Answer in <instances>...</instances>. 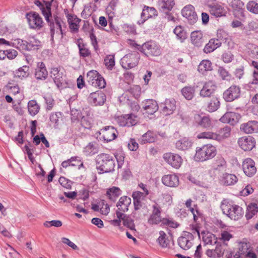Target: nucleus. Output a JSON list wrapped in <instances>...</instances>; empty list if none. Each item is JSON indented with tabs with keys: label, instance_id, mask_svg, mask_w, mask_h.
Segmentation results:
<instances>
[{
	"label": "nucleus",
	"instance_id": "774afa93",
	"mask_svg": "<svg viewBox=\"0 0 258 258\" xmlns=\"http://www.w3.org/2000/svg\"><path fill=\"white\" fill-rule=\"evenodd\" d=\"M148 222L150 225H157L161 222V216L152 214L148 220Z\"/></svg>",
	"mask_w": 258,
	"mask_h": 258
},
{
	"label": "nucleus",
	"instance_id": "a878e982",
	"mask_svg": "<svg viewBox=\"0 0 258 258\" xmlns=\"http://www.w3.org/2000/svg\"><path fill=\"white\" fill-rule=\"evenodd\" d=\"M240 129L246 134H251L258 132V121L249 120L241 124Z\"/></svg>",
	"mask_w": 258,
	"mask_h": 258
},
{
	"label": "nucleus",
	"instance_id": "4c0bfd02",
	"mask_svg": "<svg viewBox=\"0 0 258 258\" xmlns=\"http://www.w3.org/2000/svg\"><path fill=\"white\" fill-rule=\"evenodd\" d=\"M121 195V190L119 187L116 186L109 188L106 192V195L109 199L113 202H115L116 199Z\"/></svg>",
	"mask_w": 258,
	"mask_h": 258
},
{
	"label": "nucleus",
	"instance_id": "39448f33",
	"mask_svg": "<svg viewBox=\"0 0 258 258\" xmlns=\"http://www.w3.org/2000/svg\"><path fill=\"white\" fill-rule=\"evenodd\" d=\"M117 134V131L113 126H105L95 134V137L98 141L106 143L115 140Z\"/></svg>",
	"mask_w": 258,
	"mask_h": 258
},
{
	"label": "nucleus",
	"instance_id": "412c9836",
	"mask_svg": "<svg viewBox=\"0 0 258 258\" xmlns=\"http://www.w3.org/2000/svg\"><path fill=\"white\" fill-rule=\"evenodd\" d=\"M241 115L238 113L227 112L220 118V121L223 123L234 125L239 121Z\"/></svg>",
	"mask_w": 258,
	"mask_h": 258
},
{
	"label": "nucleus",
	"instance_id": "c03bdc74",
	"mask_svg": "<svg viewBox=\"0 0 258 258\" xmlns=\"http://www.w3.org/2000/svg\"><path fill=\"white\" fill-rule=\"evenodd\" d=\"M181 93L184 98L188 100H191L195 94V90L191 86L184 87L181 89Z\"/></svg>",
	"mask_w": 258,
	"mask_h": 258
},
{
	"label": "nucleus",
	"instance_id": "bf43d9fd",
	"mask_svg": "<svg viewBox=\"0 0 258 258\" xmlns=\"http://www.w3.org/2000/svg\"><path fill=\"white\" fill-rule=\"evenodd\" d=\"M99 73L96 70H91L87 74V79L88 82L91 83L95 81V79L98 78L100 76Z\"/></svg>",
	"mask_w": 258,
	"mask_h": 258
},
{
	"label": "nucleus",
	"instance_id": "4d7b16f0",
	"mask_svg": "<svg viewBox=\"0 0 258 258\" xmlns=\"http://www.w3.org/2000/svg\"><path fill=\"white\" fill-rule=\"evenodd\" d=\"M73 162H77L79 163L80 162V158L78 156L72 157L68 160L63 161L61 163V166L65 168L69 166H76L77 165L73 164Z\"/></svg>",
	"mask_w": 258,
	"mask_h": 258
},
{
	"label": "nucleus",
	"instance_id": "c85d7f7f",
	"mask_svg": "<svg viewBox=\"0 0 258 258\" xmlns=\"http://www.w3.org/2000/svg\"><path fill=\"white\" fill-rule=\"evenodd\" d=\"M76 43L79 48V54L80 57L84 58L91 57V52L87 47V44L83 42L82 38L78 39Z\"/></svg>",
	"mask_w": 258,
	"mask_h": 258
},
{
	"label": "nucleus",
	"instance_id": "423d86ee",
	"mask_svg": "<svg viewBox=\"0 0 258 258\" xmlns=\"http://www.w3.org/2000/svg\"><path fill=\"white\" fill-rule=\"evenodd\" d=\"M140 55L138 50L133 51L125 54L121 59L120 63L123 68L132 69L138 64Z\"/></svg>",
	"mask_w": 258,
	"mask_h": 258
},
{
	"label": "nucleus",
	"instance_id": "f3484780",
	"mask_svg": "<svg viewBox=\"0 0 258 258\" xmlns=\"http://www.w3.org/2000/svg\"><path fill=\"white\" fill-rule=\"evenodd\" d=\"M210 14L215 18H220L226 16L227 11L222 5L217 3H212L207 5Z\"/></svg>",
	"mask_w": 258,
	"mask_h": 258
},
{
	"label": "nucleus",
	"instance_id": "69168bd1",
	"mask_svg": "<svg viewBox=\"0 0 258 258\" xmlns=\"http://www.w3.org/2000/svg\"><path fill=\"white\" fill-rule=\"evenodd\" d=\"M81 112L80 110L77 109H72L71 110V121L75 122L77 121H79L80 118H81Z\"/></svg>",
	"mask_w": 258,
	"mask_h": 258
},
{
	"label": "nucleus",
	"instance_id": "2eb2a0df",
	"mask_svg": "<svg viewBox=\"0 0 258 258\" xmlns=\"http://www.w3.org/2000/svg\"><path fill=\"white\" fill-rule=\"evenodd\" d=\"M163 158L166 162L176 169L179 168L182 163L181 157L179 155L172 153H165Z\"/></svg>",
	"mask_w": 258,
	"mask_h": 258
},
{
	"label": "nucleus",
	"instance_id": "7ed1b4c3",
	"mask_svg": "<svg viewBox=\"0 0 258 258\" xmlns=\"http://www.w3.org/2000/svg\"><path fill=\"white\" fill-rule=\"evenodd\" d=\"M216 153L217 150L214 146L211 144L204 145L196 148L195 159L197 161H205L214 158Z\"/></svg>",
	"mask_w": 258,
	"mask_h": 258
},
{
	"label": "nucleus",
	"instance_id": "58836bf2",
	"mask_svg": "<svg viewBox=\"0 0 258 258\" xmlns=\"http://www.w3.org/2000/svg\"><path fill=\"white\" fill-rule=\"evenodd\" d=\"M29 75V67L27 66H23L15 72L14 78L22 79L28 77Z\"/></svg>",
	"mask_w": 258,
	"mask_h": 258
},
{
	"label": "nucleus",
	"instance_id": "a211bd4d",
	"mask_svg": "<svg viewBox=\"0 0 258 258\" xmlns=\"http://www.w3.org/2000/svg\"><path fill=\"white\" fill-rule=\"evenodd\" d=\"M238 144L244 151H250L255 147V140L251 136L243 137L239 139Z\"/></svg>",
	"mask_w": 258,
	"mask_h": 258
},
{
	"label": "nucleus",
	"instance_id": "f257e3e1",
	"mask_svg": "<svg viewBox=\"0 0 258 258\" xmlns=\"http://www.w3.org/2000/svg\"><path fill=\"white\" fill-rule=\"evenodd\" d=\"M128 43L133 49L138 50L147 57L158 56L161 54L162 48L155 41H148L142 45L138 44L134 40L128 39Z\"/></svg>",
	"mask_w": 258,
	"mask_h": 258
},
{
	"label": "nucleus",
	"instance_id": "49530a36",
	"mask_svg": "<svg viewBox=\"0 0 258 258\" xmlns=\"http://www.w3.org/2000/svg\"><path fill=\"white\" fill-rule=\"evenodd\" d=\"M246 7L250 13L258 15V2L257 0L249 1L246 4Z\"/></svg>",
	"mask_w": 258,
	"mask_h": 258
},
{
	"label": "nucleus",
	"instance_id": "680f3d73",
	"mask_svg": "<svg viewBox=\"0 0 258 258\" xmlns=\"http://www.w3.org/2000/svg\"><path fill=\"white\" fill-rule=\"evenodd\" d=\"M221 59L225 63L231 62L234 59V55L230 51H225L222 54Z\"/></svg>",
	"mask_w": 258,
	"mask_h": 258
},
{
	"label": "nucleus",
	"instance_id": "ea45409f",
	"mask_svg": "<svg viewBox=\"0 0 258 258\" xmlns=\"http://www.w3.org/2000/svg\"><path fill=\"white\" fill-rule=\"evenodd\" d=\"M258 212V205L254 203H250L247 207L245 217L247 220L252 218Z\"/></svg>",
	"mask_w": 258,
	"mask_h": 258
},
{
	"label": "nucleus",
	"instance_id": "09e8293b",
	"mask_svg": "<svg viewBox=\"0 0 258 258\" xmlns=\"http://www.w3.org/2000/svg\"><path fill=\"white\" fill-rule=\"evenodd\" d=\"M80 122L81 125L87 129L91 128L93 124V120L89 115L82 116Z\"/></svg>",
	"mask_w": 258,
	"mask_h": 258
},
{
	"label": "nucleus",
	"instance_id": "a19ab883",
	"mask_svg": "<svg viewBox=\"0 0 258 258\" xmlns=\"http://www.w3.org/2000/svg\"><path fill=\"white\" fill-rule=\"evenodd\" d=\"M28 110L31 116H35L39 111L40 106L35 100H30L28 103Z\"/></svg>",
	"mask_w": 258,
	"mask_h": 258
},
{
	"label": "nucleus",
	"instance_id": "603ef678",
	"mask_svg": "<svg viewBox=\"0 0 258 258\" xmlns=\"http://www.w3.org/2000/svg\"><path fill=\"white\" fill-rule=\"evenodd\" d=\"M123 224L131 230H136L134 220L130 216H124Z\"/></svg>",
	"mask_w": 258,
	"mask_h": 258
},
{
	"label": "nucleus",
	"instance_id": "c756f323",
	"mask_svg": "<svg viewBox=\"0 0 258 258\" xmlns=\"http://www.w3.org/2000/svg\"><path fill=\"white\" fill-rule=\"evenodd\" d=\"M221 45L222 42H219L218 39H216L215 38H211L205 45L203 51L206 53H210L220 47Z\"/></svg>",
	"mask_w": 258,
	"mask_h": 258
},
{
	"label": "nucleus",
	"instance_id": "5fc2aeb1",
	"mask_svg": "<svg viewBox=\"0 0 258 258\" xmlns=\"http://www.w3.org/2000/svg\"><path fill=\"white\" fill-rule=\"evenodd\" d=\"M231 132V127L228 125H226L223 128H221L219 131L217 136H219L218 140L228 137L230 136Z\"/></svg>",
	"mask_w": 258,
	"mask_h": 258
},
{
	"label": "nucleus",
	"instance_id": "f03ea898",
	"mask_svg": "<svg viewBox=\"0 0 258 258\" xmlns=\"http://www.w3.org/2000/svg\"><path fill=\"white\" fill-rule=\"evenodd\" d=\"M96 168L99 174L109 173L114 170L115 160L113 156L107 153H100L95 158Z\"/></svg>",
	"mask_w": 258,
	"mask_h": 258
},
{
	"label": "nucleus",
	"instance_id": "9d476101",
	"mask_svg": "<svg viewBox=\"0 0 258 258\" xmlns=\"http://www.w3.org/2000/svg\"><path fill=\"white\" fill-rule=\"evenodd\" d=\"M106 100L105 94L100 90L90 93L88 97V102L94 106H102Z\"/></svg>",
	"mask_w": 258,
	"mask_h": 258
},
{
	"label": "nucleus",
	"instance_id": "864d4df0",
	"mask_svg": "<svg viewBox=\"0 0 258 258\" xmlns=\"http://www.w3.org/2000/svg\"><path fill=\"white\" fill-rule=\"evenodd\" d=\"M251 66L256 69L252 72V80L249 83L252 85H258V62L252 60Z\"/></svg>",
	"mask_w": 258,
	"mask_h": 258
},
{
	"label": "nucleus",
	"instance_id": "aec40b11",
	"mask_svg": "<svg viewBox=\"0 0 258 258\" xmlns=\"http://www.w3.org/2000/svg\"><path fill=\"white\" fill-rule=\"evenodd\" d=\"M20 45L23 49L27 51L37 50L42 46L41 41L34 37L30 38L28 41L22 40Z\"/></svg>",
	"mask_w": 258,
	"mask_h": 258
},
{
	"label": "nucleus",
	"instance_id": "e2e57ef3",
	"mask_svg": "<svg viewBox=\"0 0 258 258\" xmlns=\"http://www.w3.org/2000/svg\"><path fill=\"white\" fill-rule=\"evenodd\" d=\"M128 91L136 99L139 98L141 95V89L140 86L134 85Z\"/></svg>",
	"mask_w": 258,
	"mask_h": 258
},
{
	"label": "nucleus",
	"instance_id": "72a5a7b5",
	"mask_svg": "<svg viewBox=\"0 0 258 258\" xmlns=\"http://www.w3.org/2000/svg\"><path fill=\"white\" fill-rule=\"evenodd\" d=\"M131 204V199L127 196L121 197L116 204L119 211L125 212L128 210V206Z\"/></svg>",
	"mask_w": 258,
	"mask_h": 258
},
{
	"label": "nucleus",
	"instance_id": "052dcab7",
	"mask_svg": "<svg viewBox=\"0 0 258 258\" xmlns=\"http://www.w3.org/2000/svg\"><path fill=\"white\" fill-rule=\"evenodd\" d=\"M92 85L96 87H98L100 89L105 88L106 86V82L103 77L100 75L98 78L95 79V82H92Z\"/></svg>",
	"mask_w": 258,
	"mask_h": 258
},
{
	"label": "nucleus",
	"instance_id": "bb28decb",
	"mask_svg": "<svg viewBox=\"0 0 258 258\" xmlns=\"http://www.w3.org/2000/svg\"><path fill=\"white\" fill-rule=\"evenodd\" d=\"M216 88V85L212 81L206 82L201 90L200 95L203 97H210L215 93Z\"/></svg>",
	"mask_w": 258,
	"mask_h": 258
},
{
	"label": "nucleus",
	"instance_id": "de8ad7c7",
	"mask_svg": "<svg viewBox=\"0 0 258 258\" xmlns=\"http://www.w3.org/2000/svg\"><path fill=\"white\" fill-rule=\"evenodd\" d=\"M178 245L183 250H188L192 246V242L190 240L180 236L177 240Z\"/></svg>",
	"mask_w": 258,
	"mask_h": 258
},
{
	"label": "nucleus",
	"instance_id": "393cba45",
	"mask_svg": "<svg viewBox=\"0 0 258 258\" xmlns=\"http://www.w3.org/2000/svg\"><path fill=\"white\" fill-rule=\"evenodd\" d=\"M34 76L37 80H45L47 78L48 72L43 62L37 63Z\"/></svg>",
	"mask_w": 258,
	"mask_h": 258
},
{
	"label": "nucleus",
	"instance_id": "1a4fd4ad",
	"mask_svg": "<svg viewBox=\"0 0 258 258\" xmlns=\"http://www.w3.org/2000/svg\"><path fill=\"white\" fill-rule=\"evenodd\" d=\"M26 18L30 28L40 30L43 26V21L38 13L34 11H31L26 13Z\"/></svg>",
	"mask_w": 258,
	"mask_h": 258
},
{
	"label": "nucleus",
	"instance_id": "dca6fc26",
	"mask_svg": "<svg viewBox=\"0 0 258 258\" xmlns=\"http://www.w3.org/2000/svg\"><path fill=\"white\" fill-rule=\"evenodd\" d=\"M183 17L186 18L188 23L194 24L198 20V16L195 11V8L191 5L185 6L181 10Z\"/></svg>",
	"mask_w": 258,
	"mask_h": 258
},
{
	"label": "nucleus",
	"instance_id": "6e6d98bb",
	"mask_svg": "<svg viewBox=\"0 0 258 258\" xmlns=\"http://www.w3.org/2000/svg\"><path fill=\"white\" fill-rule=\"evenodd\" d=\"M104 64L106 68L110 70H112L115 65L114 55L109 54L106 56L104 58Z\"/></svg>",
	"mask_w": 258,
	"mask_h": 258
},
{
	"label": "nucleus",
	"instance_id": "6e6552de",
	"mask_svg": "<svg viewBox=\"0 0 258 258\" xmlns=\"http://www.w3.org/2000/svg\"><path fill=\"white\" fill-rule=\"evenodd\" d=\"M222 210L223 214L226 215L231 220H237L240 219L243 214L242 208L238 205L222 206Z\"/></svg>",
	"mask_w": 258,
	"mask_h": 258
},
{
	"label": "nucleus",
	"instance_id": "9b49d317",
	"mask_svg": "<svg viewBox=\"0 0 258 258\" xmlns=\"http://www.w3.org/2000/svg\"><path fill=\"white\" fill-rule=\"evenodd\" d=\"M241 89L237 85H232L223 94V98L226 102H232L240 98Z\"/></svg>",
	"mask_w": 258,
	"mask_h": 258
},
{
	"label": "nucleus",
	"instance_id": "f704fd0d",
	"mask_svg": "<svg viewBox=\"0 0 258 258\" xmlns=\"http://www.w3.org/2000/svg\"><path fill=\"white\" fill-rule=\"evenodd\" d=\"M156 137V135L153 132L148 131L141 136L139 140V142L140 144L142 145L152 143L155 141Z\"/></svg>",
	"mask_w": 258,
	"mask_h": 258
},
{
	"label": "nucleus",
	"instance_id": "5701e85b",
	"mask_svg": "<svg viewBox=\"0 0 258 258\" xmlns=\"http://www.w3.org/2000/svg\"><path fill=\"white\" fill-rule=\"evenodd\" d=\"M238 181L237 177L233 174L224 173L219 178V182L224 186H230L235 184Z\"/></svg>",
	"mask_w": 258,
	"mask_h": 258
},
{
	"label": "nucleus",
	"instance_id": "7c9ffc66",
	"mask_svg": "<svg viewBox=\"0 0 258 258\" xmlns=\"http://www.w3.org/2000/svg\"><path fill=\"white\" fill-rule=\"evenodd\" d=\"M191 42L196 47H201L203 43V35L200 31H195L191 32L190 35Z\"/></svg>",
	"mask_w": 258,
	"mask_h": 258
},
{
	"label": "nucleus",
	"instance_id": "6ab92c4d",
	"mask_svg": "<svg viewBox=\"0 0 258 258\" xmlns=\"http://www.w3.org/2000/svg\"><path fill=\"white\" fill-rule=\"evenodd\" d=\"M242 169L245 174L248 177L253 176L256 172L255 162L250 158H247L243 161Z\"/></svg>",
	"mask_w": 258,
	"mask_h": 258
},
{
	"label": "nucleus",
	"instance_id": "b1692460",
	"mask_svg": "<svg viewBox=\"0 0 258 258\" xmlns=\"http://www.w3.org/2000/svg\"><path fill=\"white\" fill-rule=\"evenodd\" d=\"M244 6V3L241 0H232L230 4L234 14H237L242 18L245 17Z\"/></svg>",
	"mask_w": 258,
	"mask_h": 258
},
{
	"label": "nucleus",
	"instance_id": "20e7f679",
	"mask_svg": "<svg viewBox=\"0 0 258 258\" xmlns=\"http://www.w3.org/2000/svg\"><path fill=\"white\" fill-rule=\"evenodd\" d=\"M51 77L59 90L70 87V80L63 70L59 68H53L50 71Z\"/></svg>",
	"mask_w": 258,
	"mask_h": 258
},
{
	"label": "nucleus",
	"instance_id": "13d9d810",
	"mask_svg": "<svg viewBox=\"0 0 258 258\" xmlns=\"http://www.w3.org/2000/svg\"><path fill=\"white\" fill-rule=\"evenodd\" d=\"M114 159H115L117 162L118 168H121L124 164V155L122 152L116 153L113 156Z\"/></svg>",
	"mask_w": 258,
	"mask_h": 258
},
{
	"label": "nucleus",
	"instance_id": "0e129e2a",
	"mask_svg": "<svg viewBox=\"0 0 258 258\" xmlns=\"http://www.w3.org/2000/svg\"><path fill=\"white\" fill-rule=\"evenodd\" d=\"M58 182L62 186L67 189H71L72 187L73 182L63 176L59 178Z\"/></svg>",
	"mask_w": 258,
	"mask_h": 258
},
{
	"label": "nucleus",
	"instance_id": "cd10ccee",
	"mask_svg": "<svg viewBox=\"0 0 258 258\" xmlns=\"http://www.w3.org/2000/svg\"><path fill=\"white\" fill-rule=\"evenodd\" d=\"M162 182L166 186L177 187L179 185V178L175 174H167L162 177Z\"/></svg>",
	"mask_w": 258,
	"mask_h": 258
},
{
	"label": "nucleus",
	"instance_id": "79ce46f5",
	"mask_svg": "<svg viewBox=\"0 0 258 258\" xmlns=\"http://www.w3.org/2000/svg\"><path fill=\"white\" fill-rule=\"evenodd\" d=\"M61 112H52L49 116V120L55 129L58 128L59 119L62 117Z\"/></svg>",
	"mask_w": 258,
	"mask_h": 258
},
{
	"label": "nucleus",
	"instance_id": "4468645a",
	"mask_svg": "<svg viewBox=\"0 0 258 258\" xmlns=\"http://www.w3.org/2000/svg\"><path fill=\"white\" fill-rule=\"evenodd\" d=\"M157 16L158 12L155 8L144 5L141 14V19L138 21L137 24L139 25H142L148 19Z\"/></svg>",
	"mask_w": 258,
	"mask_h": 258
},
{
	"label": "nucleus",
	"instance_id": "0eeeda50",
	"mask_svg": "<svg viewBox=\"0 0 258 258\" xmlns=\"http://www.w3.org/2000/svg\"><path fill=\"white\" fill-rule=\"evenodd\" d=\"M175 5L174 0H159L158 2V9L163 16L166 18L168 21H175V18L171 13L174 6Z\"/></svg>",
	"mask_w": 258,
	"mask_h": 258
},
{
	"label": "nucleus",
	"instance_id": "2f4dec72",
	"mask_svg": "<svg viewBox=\"0 0 258 258\" xmlns=\"http://www.w3.org/2000/svg\"><path fill=\"white\" fill-rule=\"evenodd\" d=\"M145 197L144 193L141 191H135L133 192L132 198L135 210H138L142 207L141 200Z\"/></svg>",
	"mask_w": 258,
	"mask_h": 258
},
{
	"label": "nucleus",
	"instance_id": "ddd939ff",
	"mask_svg": "<svg viewBox=\"0 0 258 258\" xmlns=\"http://www.w3.org/2000/svg\"><path fill=\"white\" fill-rule=\"evenodd\" d=\"M195 123L197 126L210 130L213 127V123L209 115L196 114L194 116Z\"/></svg>",
	"mask_w": 258,
	"mask_h": 258
},
{
	"label": "nucleus",
	"instance_id": "473e14b6",
	"mask_svg": "<svg viewBox=\"0 0 258 258\" xmlns=\"http://www.w3.org/2000/svg\"><path fill=\"white\" fill-rule=\"evenodd\" d=\"M192 145V143L189 139L183 138L178 140L176 144V148L181 151H185L189 149Z\"/></svg>",
	"mask_w": 258,
	"mask_h": 258
},
{
	"label": "nucleus",
	"instance_id": "a18cd8bd",
	"mask_svg": "<svg viewBox=\"0 0 258 258\" xmlns=\"http://www.w3.org/2000/svg\"><path fill=\"white\" fill-rule=\"evenodd\" d=\"M173 32L176 35L177 38L179 39L181 42H183L187 38L186 31L180 26H176L174 29Z\"/></svg>",
	"mask_w": 258,
	"mask_h": 258
},
{
	"label": "nucleus",
	"instance_id": "37998d69",
	"mask_svg": "<svg viewBox=\"0 0 258 258\" xmlns=\"http://www.w3.org/2000/svg\"><path fill=\"white\" fill-rule=\"evenodd\" d=\"M159 237L157 241L159 245L162 248L168 247L169 245V240L167 237L166 234L163 231H159Z\"/></svg>",
	"mask_w": 258,
	"mask_h": 258
},
{
	"label": "nucleus",
	"instance_id": "f8f14e48",
	"mask_svg": "<svg viewBox=\"0 0 258 258\" xmlns=\"http://www.w3.org/2000/svg\"><path fill=\"white\" fill-rule=\"evenodd\" d=\"M159 108L164 115H170L173 114L176 109V101L173 98L166 99L163 102L160 104Z\"/></svg>",
	"mask_w": 258,
	"mask_h": 258
},
{
	"label": "nucleus",
	"instance_id": "e433bc0d",
	"mask_svg": "<svg viewBox=\"0 0 258 258\" xmlns=\"http://www.w3.org/2000/svg\"><path fill=\"white\" fill-rule=\"evenodd\" d=\"M220 106L219 98L217 96H213L208 103L206 109L209 112H213L218 110Z\"/></svg>",
	"mask_w": 258,
	"mask_h": 258
},
{
	"label": "nucleus",
	"instance_id": "3c124183",
	"mask_svg": "<svg viewBox=\"0 0 258 258\" xmlns=\"http://www.w3.org/2000/svg\"><path fill=\"white\" fill-rule=\"evenodd\" d=\"M126 119V126L130 127L135 125L137 122V115L133 113L125 114Z\"/></svg>",
	"mask_w": 258,
	"mask_h": 258
},
{
	"label": "nucleus",
	"instance_id": "338daca9",
	"mask_svg": "<svg viewBox=\"0 0 258 258\" xmlns=\"http://www.w3.org/2000/svg\"><path fill=\"white\" fill-rule=\"evenodd\" d=\"M81 21V20L76 15L74 20H73V21H72V23L70 24V29L75 32H78L79 28V24Z\"/></svg>",
	"mask_w": 258,
	"mask_h": 258
},
{
	"label": "nucleus",
	"instance_id": "8fccbe9b",
	"mask_svg": "<svg viewBox=\"0 0 258 258\" xmlns=\"http://www.w3.org/2000/svg\"><path fill=\"white\" fill-rule=\"evenodd\" d=\"M218 137L219 136H217V134L211 132H202L197 135V138L198 139H207L218 140Z\"/></svg>",
	"mask_w": 258,
	"mask_h": 258
},
{
	"label": "nucleus",
	"instance_id": "c9c22d12",
	"mask_svg": "<svg viewBox=\"0 0 258 258\" xmlns=\"http://www.w3.org/2000/svg\"><path fill=\"white\" fill-rule=\"evenodd\" d=\"M198 70L202 75H206L207 72L212 70L211 61L208 59H203L199 64Z\"/></svg>",
	"mask_w": 258,
	"mask_h": 258
},
{
	"label": "nucleus",
	"instance_id": "4be33fe9",
	"mask_svg": "<svg viewBox=\"0 0 258 258\" xmlns=\"http://www.w3.org/2000/svg\"><path fill=\"white\" fill-rule=\"evenodd\" d=\"M143 109L148 114L152 115L159 108L157 101L154 99H148L145 100L142 104Z\"/></svg>",
	"mask_w": 258,
	"mask_h": 258
}]
</instances>
